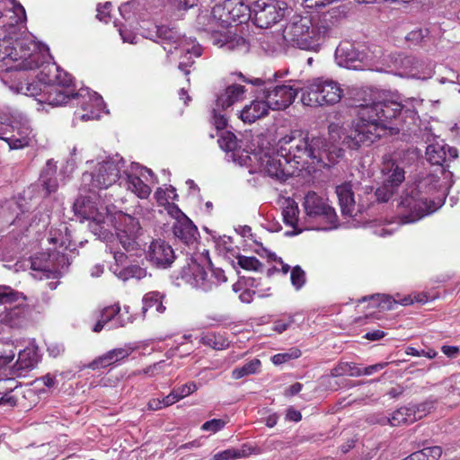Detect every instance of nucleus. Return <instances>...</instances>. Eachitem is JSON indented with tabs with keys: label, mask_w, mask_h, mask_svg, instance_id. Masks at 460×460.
<instances>
[{
	"label": "nucleus",
	"mask_w": 460,
	"mask_h": 460,
	"mask_svg": "<svg viewBox=\"0 0 460 460\" xmlns=\"http://www.w3.org/2000/svg\"><path fill=\"white\" fill-rule=\"evenodd\" d=\"M121 311L119 303L105 306L102 310L94 313L93 316L96 319V323L93 326L92 330L94 332H100L102 331L104 326L111 321L117 317L119 326H125L128 323L132 322V317L128 316L127 319L123 318V314H119Z\"/></svg>",
	"instance_id": "a211bd4d"
},
{
	"label": "nucleus",
	"mask_w": 460,
	"mask_h": 460,
	"mask_svg": "<svg viewBox=\"0 0 460 460\" xmlns=\"http://www.w3.org/2000/svg\"><path fill=\"white\" fill-rule=\"evenodd\" d=\"M226 426V421L221 419H213L204 422L201 429L204 431H210L216 433L221 430Z\"/></svg>",
	"instance_id": "864d4df0"
},
{
	"label": "nucleus",
	"mask_w": 460,
	"mask_h": 460,
	"mask_svg": "<svg viewBox=\"0 0 460 460\" xmlns=\"http://www.w3.org/2000/svg\"><path fill=\"white\" fill-rule=\"evenodd\" d=\"M296 95L297 89L287 84L276 85L264 93V98L273 111L285 110L294 102Z\"/></svg>",
	"instance_id": "4468645a"
},
{
	"label": "nucleus",
	"mask_w": 460,
	"mask_h": 460,
	"mask_svg": "<svg viewBox=\"0 0 460 460\" xmlns=\"http://www.w3.org/2000/svg\"><path fill=\"white\" fill-rule=\"evenodd\" d=\"M179 400L185 398L197 390V385L194 383H187L173 389Z\"/></svg>",
	"instance_id": "4d7b16f0"
},
{
	"label": "nucleus",
	"mask_w": 460,
	"mask_h": 460,
	"mask_svg": "<svg viewBox=\"0 0 460 460\" xmlns=\"http://www.w3.org/2000/svg\"><path fill=\"white\" fill-rule=\"evenodd\" d=\"M402 420V413L400 410H397L395 412H394L391 418H386L385 420H382V423L385 424L387 422L391 426L396 427L401 424Z\"/></svg>",
	"instance_id": "0e129e2a"
},
{
	"label": "nucleus",
	"mask_w": 460,
	"mask_h": 460,
	"mask_svg": "<svg viewBox=\"0 0 460 460\" xmlns=\"http://www.w3.org/2000/svg\"><path fill=\"white\" fill-rule=\"evenodd\" d=\"M301 350L297 348H291L288 351L279 353L271 358V361L274 365H281L288 362L291 359L298 358L301 356Z\"/></svg>",
	"instance_id": "c03bdc74"
},
{
	"label": "nucleus",
	"mask_w": 460,
	"mask_h": 460,
	"mask_svg": "<svg viewBox=\"0 0 460 460\" xmlns=\"http://www.w3.org/2000/svg\"><path fill=\"white\" fill-rule=\"evenodd\" d=\"M285 15V9L275 0H257L253 3L252 19L259 28H270Z\"/></svg>",
	"instance_id": "6e6552de"
},
{
	"label": "nucleus",
	"mask_w": 460,
	"mask_h": 460,
	"mask_svg": "<svg viewBox=\"0 0 460 460\" xmlns=\"http://www.w3.org/2000/svg\"><path fill=\"white\" fill-rule=\"evenodd\" d=\"M402 162L395 155H385L383 158L382 173L386 176L383 184L376 190L375 196L378 202H388L397 194L402 182Z\"/></svg>",
	"instance_id": "423d86ee"
},
{
	"label": "nucleus",
	"mask_w": 460,
	"mask_h": 460,
	"mask_svg": "<svg viewBox=\"0 0 460 460\" xmlns=\"http://www.w3.org/2000/svg\"><path fill=\"white\" fill-rule=\"evenodd\" d=\"M146 259L153 267L165 270L172 265L176 255L169 243L162 239H155L146 250Z\"/></svg>",
	"instance_id": "9b49d317"
},
{
	"label": "nucleus",
	"mask_w": 460,
	"mask_h": 460,
	"mask_svg": "<svg viewBox=\"0 0 460 460\" xmlns=\"http://www.w3.org/2000/svg\"><path fill=\"white\" fill-rule=\"evenodd\" d=\"M299 317H301L300 314H283L273 321L272 330L280 334L294 325H298L297 318Z\"/></svg>",
	"instance_id": "58836bf2"
},
{
	"label": "nucleus",
	"mask_w": 460,
	"mask_h": 460,
	"mask_svg": "<svg viewBox=\"0 0 460 460\" xmlns=\"http://www.w3.org/2000/svg\"><path fill=\"white\" fill-rule=\"evenodd\" d=\"M7 59L16 63V71L34 70L44 62V53L32 40L4 35L0 39V61Z\"/></svg>",
	"instance_id": "39448f33"
},
{
	"label": "nucleus",
	"mask_w": 460,
	"mask_h": 460,
	"mask_svg": "<svg viewBox=\"0 0 460 460\" xmlns=\"http://www.w3.org/2000/svg\"><path fill=\"white\" fill-rule=\"evenodd\" d=\"M333 2H335V0H305V4L308 8H314L318 10L332 4Z\"/></svg>",
	"instance_id": "bf43d9fd"
},
{
	"label": "nucleus",
	"mask_w": 460,
	"mask_h": 460,
	"mask_svg": "<svg viewBox=\"0 0 460 460\" xmlns=\"http://www.w3.org/2000/svg\"><path fill=\"white\" fill-rule=\"evenodd\" d=\"M402 110L401 102L386 99L359 105L353 129L343 139V145L352 150L363 145L370 146L386 133V123L395 119Z\"/></svg>",
	"instance_id": "f03ea898"
},
{
	"label": "nucleus",
	"mask_w": 460,
	"mask_h": 460,
	"mask_svg": "<svg viewBox=\"0 0 460 460\" xmlns=\"http://www.w3.org/2000/svg\"><path fill=\"white\" fill-rule=\"evenodd\" d=\"M425 155L427 161L431 165L438 166L439 172L444 173L449 168V163L457 158L458 151L441 140L428 145Z\"/></svg>",
	"instance_id": "f8f14e48"
},
{
	"label": "nucleus",
	"mask_w": 460,
	"mask_h": 460,
	"mask_svg": "<svg viewBox=\"0 0 460 460\" xmlns=\"http://www.w3.org/2000/svg\"><path fill=\"white\" fill-rule=\"evenodd\" d=\"M220 148L226 152L234 151L238 147L235 135L230 131L225 132L217 140Z\"/></svg>",
	"instance_id": "a19ab883"
},
{
	"label": "nucleus",
	"mask_w": 460,
	"mask_h": 460,
	"mask_svg": "<svg viewBox=\"0 0 460 460\" xmlns=\"http://www.w3.org/2000/svg\"><path fill=\"white\" fill-rule=\"evenodd\" d=\"M176 196V190L172 186H169L165 190L158 188L155 192L156 201L162 206H164L170 199H173Z\"/></svg>",
	"instance_id": "de8ad7c7"
},
{
	"label": "nucleus",
	"mask_w": 460,
	"mask_h": 460,
	"mask_svg": "<svg viewBox=\"0 0 460 460\" xmlns=\"http://www.w3.org/2000/svg\"><path fill=\"white\" fill-rule=\"evenodd\" d=\"M38 363V355L34 349L27 348L19 352L15 363L17 370H31Z\"/></svg>",
	"instance_id": "4c0bfd02"
},
{
	"label": "nucleus",
	"mask_w": 460,
	"mask_h": 460,
	"mask_svg": "<svg viewBox=\"0 0 460 460\" xmlns=\"http://www.w3.org/2000/svg\"><path fill=\"white\" fill-rule=\"evenodd\" d=\"M125 185L140 199H146L151 193V188L135 174H127Z\"/></svg>",
	"instance_id": "e433bc0d"
},
{
	"label": "nucleus",
	"mask_w": 460,
	"mask_h": 460,
	"mask_svg": "<svg viewBox=\"0 0 460 460\" xmlns=\"http://www.w3.org/2000/svg\"><path fill=\"white\" fill-rule=\"evenodd\" d=\"M339 204L343 216L355 217L367 207L361 203L356 204L355 195L350 182H344L336 187Z\"/></svg>",
	"instance_id": "2eb2a0df"
},
{
	"label": "nucleus",
	"mask_w": 460,
	"mask_h": 460,
	"mask_svg": "<svg viewBox=\"0 0 460 460\" xmlns=\"http://www.w3.org/2000/svg\"><path fill=\"white\" fill-rule=\"evenodd\" d=\"M303 206L311 217H323L330 225L337 221L334 208L326 204L323 199L314 191H309L305 195Z\"/></svg>",
	"instance_id": "ddd939ff"
},
{
	"label": "nucleus",
	"mask_w": 460,
	"mask_h": 460,
	"mask_svg": "<svg viewBox=\"0 0 460 460\" xmlns=\"http://www.w3.org/2000/svg\"><path fill=\"white\" fill-rule=\"evenodd\" d=\"M26 19L24 8L21 4L0 12V28L8 35L16 34L17 26Z\"/></svg>",
	"instance_id": "412c9836"
},
{
	"label": "nucleus",
	"mask_w": 460,
	"mask_h": 460,
	"mask_svg": "<svg viewBox=\"0 0 460 460\" xmlns=\"http://www.w3.org/2000/svg\"><path fill=\"white\" fill-rule=\"evenodd\" d=\"M157 36L164 41L167 43H177L179 40V36L177 32L166 26H159L156 31Z\"/></svg>",
	"instance_id": "8fccbe9b"
},
{
	"label": "nucleus",
	"mask_w": 460,
	"mask_h": 460,
	"mask_svg": "<svg viewBox=\"0 0 460 460\" xmlns=\"http://www.w3.org/2000/svg\"><path fill=\"white\" fill-rule=\"evenodd\" d=\"M42 188L46 192V195H49L52 192H55L58 189V183L55 179H45L42 180Z\"/></svg>",
	"instance_id": "680f3d73"
},
{
	"label": "nucleus",
	"mask_w": 460,
	"mask_h": 460,
	"mask_svg": "<svg viewBox=\"0 0 460 460\" xmlns=\"http://www.w3.org/2000/svg\"><path fill=\"white\" fill-rule=\"evenodd\" d=\"M194 64V60L191 57H187V61H181L178 67L181 71H182L186 75H188L190 71L189 69Z\"/></svg>",
	"instance_id": "338daca9"
},
{
	"label": "nucleus",
	"mask_w": 460,
	"mask_h": 460,
	"mask_svg": "<svg viewBox=\"0 0 460 460\" xmlns=\"http://www.w3.org/2000/svg\"><path fill=\"white\" fill-rule=\"evenodd\" d=\"M164 297V295L156 291L146 293L142 299L143 314L146 315L148 311L152 313H164L166 309L163 303Z\"/></svg>",
	"instance_id": "2f4dec72"
},
{
	"label": "nucleus",
	"mask_w": 460,
	"mask_h": 460,
	"mask_svg": "<svg viewBox=\"0 0 460 460\" xmlns=\"http://www.w3.org/2000/svg\"><path fill=\"white\" fill-rule=\"evenodd\" d=\"M269 110H270V107L266 99L265 101L256 99L243 108L240 111V119L244 123L251 124L267 116Z\"/></svg>",
	"instance_id": "5701e85b"
},
{
	"label": "nucleus",
	"mask_w": 460,
	"mask_h": 460,
	"mask_svg": "<svg viewBox=\"0 0 460 460\" xmlns=\"http://www.w3.org/2000/svg\"><path fill=\"white\" fill-rule=\"evenodd\" d=\"M423 453H425L428 460H436L440 457L442 454V449L439 447H428L421 449Z\"/></svg>",
	"instance_id": "052dcab7"
},
{
	"label": "nucleus",
	"mask_w": 460,
	"mask_h": 460,
	"mask_svg": "<svg viewBox=\"0 0 460 460\" xmlns=\"http://www.w3.org/2000/svg\"><path fill=\"white\" fill-rule=\"evenodd\" d=\"M132 351L133 349L127 346L112 349L93 359L88 365V367L93 371H101L108 367L112 368L128 358Z\"/></svg>",
	"instance_id": "dca6fc26"
},
{
	"label": "nucleus",
	"mask_w": 460,
	"mask_h": 460,
	"mask_svg": "<svg viewBox=\"0 0 460 460\" xmlns=\"http://www.w3.org/2000/svg\"><path fill=\"white\" fill-rule=\"evenodd\" d=\"M19 298V293L7 286L0 287V305H11Z\"/></svg>",
	"instance_id": "09e8293b"
},
{
	"label": "nucleus",
	"mask_w": 460,
	"mask_h": 460,
	"mask_svg": "<svg viewBox=\"0 0 460 460\" xmlns=\"http://www.w3.org/2000/svg\"><path fill=\"white\" fill-rule=\"evenodd\" d=\"M19 81L15 85L18 93H21L27 96H34L41 98L43 93L44 83L41 81L30 82L27 78H24L23 74H19Z\"/></svg>",
	"instance_id": "7c9ffc66"
},
{
	"label": "nucleus",
	"mask_w": 460,
	"mask_h": 460,
	"mask_svg": "<svg viewBox=\"0 0 460 460\" xmlns=\"http://www.w3.org/2000/svg\"><path fill=\"white\" fill-rule=\"evenodd\" d=\"M441 350L447 357L451 358H456L460 353L458 346L444 345L442 346Z\"/></svg>",
	"instance_id": "e2e57ef3"
},
{
	"label": "nucleus",
	"mask_w": 460,
	"mask_h": 460,
	"mask_svg": "<svg viewBox=\"0 0 460 460\" xmlns=\"http://www.w3.org/2000/svg\"><path fill=\"white\" fill-rule=\"evenodd\" d=\"M199 342L217 350L226 349L230 345V341L224 333L214 331L202 332L199 336Z\"/></svg>",
	"instance_id": "c85d7f7f"
},
{
	"label": "nucleus",
	"mask_w": 460,
	"mask_h": 460,
	"mask_svg": "<svg viewBox=\"0 0 460 460\" xmlns=\"http://www.w3.org/2000/svg\"><path fill=\"white\" fill-rule=\"evenodd\" d=\"M318 79L308 86L301 89V102L305 106H323Z\"/></svg>",
	"instance_id": "f704fd0d"
},
{
	"label": "nucleus",
	"mask_w": 460,
	"mask_h": 460,
	"mask_svg": "<svg viewBox=\"0 0 460 460\" xmlns=\"http://www.w3.org/2000/svg\"><path fill=\"white\" fill-rule=\"evenodd\" d=\"M79 95V93H74L67 88L51 84H44L41 98H38L37 100L40 103H47L51 106H61L71 99H77Z\"/></svg>",
	"instance_id": "f3484780"
},
{
	"label": "nucleus",
	"mask_w": 460,
	"mask_h": 460,
	"mask_svg": "<svg viewBox=\"0 0 460 460\" xmlns=\"http://www.w3.org/2000/svg\"><path fill=\"white\" fill-rule=\"evenodd\" d=\"M261 361L258 358H253L244 364L241 368H235L232 374H255L260 371Z\"/></svg>",
	"instance_id": "3c124183"
},
{
	"label": "nucleus",
	"mask_w": 460,
	"mask_h": 460,
	"mask_svg": "<svg viewBox=\"0 0 460 460\" xmlns=\"http://www.w3.org/2000/svg\"><path fill=\"white\" fill-rule=\"evenodd\" d=\"M246 89L241 84H231L217 96L216 105L217 108L226 110L236 102L243 101L245 97Z\"/></svg>",
	"instance_id": "b1692460"
},
{
	"label": "nucleus",
	"mask_w": 460,
	"mask_h": 460,
	"mask_svg": "<svg viewBox=\"0 0 460 460\" xmlns=\"http://www.w3.org/2000/svg\"><path fill=\"white\" fill-rule=\"evenodd\" d=\"M420 156L421 152L417 147L408 148L404 151V166L409 163V167L411 165L416 166L415 172L421 170L423 166L420 167L419 165L420 163L423 164V162H420Z\"/></svg>",
	"instance_id": "79ce46f5"
},
{
	"label": "nucleus",
	"mask_w": 460,
	"mask_h": 460,
	"mask_svg": "<svg viewBox=\"0 0 460 460\" xmlns=\"http://www.w3.org/2000/svg\"><path fill=\"white\" fill-rule=\"evenodd\" d=\"M299 208L295 202L288 203L282 210L283 221L287 226L296 229L298 225Z\"/></svg>",
	"instance_id": "ea45409f"
},
{
	"label": "nucleus",
	"mask_w": 460,
	"mask_h": 460,
	"mask_svg": "<svg viewBox=\"0 0 460 460\" xmlns=\"http://www.w3.org/2000/svg\"><path fill=\"white\" fill-rule=\"evenodd\" d=\"M236 259L238 265L245 270L259 271L262 267V263L254 256L239 255Z\"/></svg>",
	"instance_id": "37998d69"
},
{
	"label": "nucleus",
	"mask_w": 460,
	"mask_h": 460,
	"mask_svg": "<svg viewBox=\"0 0 460 460\" xmlns=\"http://www.w3.org/2000/svg\"><path fill=\"white\" fill-rule=\"evenodd\" d=\"M180 401L177 394H175L174 390H172L167 396L162 399V402L164 403V407H168L170 405H172L176 402Z\"/></svg>",
	"instance_id": "69168bd1"
},
{
	"label": "nucleus",
	"mask_w": 460,
	"mask_h": 460,
	"mask_svg": "<svg viewBox=\"0 0 460 460\" xmlns=\"http://www.w3.org/2000/svg\"><path fill=\"white\" fill-rule=\"evenodd\" d=\"M211 20L216 25L224 29L232 26L234 21L230 14V10H227L226 0L223 4H216L212 8Z\"/></svg>",
	"instance_id": "c9c22d12"
},
{
	"label": "nucleus",
	"mask_w": 460,
	"mask_h": 460,
	"mask_svg": "<svg viewBox=\"0 0 460 460\" xmlns=\"http://www.w3.org/2000/svg\"><path fill=\"white\" fill-rule=\"evenodd\" d=\"M123 273H124L126 279L135 278L137 279H141L144 277H146V269L140 267L139 265L132 264V265L126 267L123 270Z\"/></svg>",
	"instance_id": "603ef678"
},
{
	"label": "nucleus",
	"mask_w": 460,
	"mask_h": 460,
	"mask_svg": "<svg viewBox=\"0 0 460 460\" xmlns=\"http://www.w3.org/2000/svg\"><path fill=\"white\" fill-rule=\"evenodd\" d=\"M338 64L347 68H357L356 62H361L365 57L362 51H359L354 43L345 40L340 43L335 52Z\"/></svg>",
	"instance_id": "6ab92c4d"
},
{
	"label": "nucleus",
	"mask_w": 460,
	"mask_h": 460,
	"mask_svg": "<svg viewBox=\"0 0 460 460\" xmlns=\"http://www.w3.org/2000/svg\"><path fill=\"white\" fill-rule=\"evenodd\" d=\"M430 402L420 404H409L404 408V424L413 423L414 421L425 417L431 410Z\"/></svg>",
	"instance_id": "72a5a7b5"
},
{
	"label": "nucleus",
	"mask_w": 460,
	"mask_h": 460,
	"mask_svg": "<svg viewBox=\"0 0 460 460\" xmlns=\"http://www.w3.org/2000/svg\"><path fill=\"white\" fill-rule=\"evenodd\" d=\"M429 30L418 29L411 31L405 37L404 40L410 42V46H420L425 40V38L429 36Z\"/></svg>",
	"instance_id": "a18cd8bd"
},
{
	"label": "nucleus",
	"mask_w": 460,
	"mask_h": 460,
	"mask_svg": "<svg viewBox=\"0 0 460 460\" xmlns=\"http://www.w3.org/2000/svg\"><path fill=\"white\" fill-rule=\"evenodd\" d=\"M226 7L230 10L234 22L242 24L252 19V7L243 0H226Z\"/></svg>",
	"instance_id": "cd10ccee"
},
{
	"label": "nucleus",
	"mask_w": 460,
	"mask_h": 460,
	"mask_svg": "<svg viewBox=\"0 0 460 460\" xmlns=\"http://www.w3.org/2000/svg\"><path fill=\"white\" fill-rule=\"evenodd\" d=\"M37 68H40V71L36 77L42 83L59 85L60 87L67 88L74 93H77L72 75L60 69L55 63L48 62L45 54L44 62Z\"/></svg>",
	"instance_id": "1a4fd4ad"
},
{
	"label": "nucleus",
	"mask_w": 460,
	"mask_h": 460,
	"mask_svg": "<svg viewBox=\"0 0 460 460\" xmlns=\"http://www.w3.org/2000/svg\"><path fill=\"white\" fill-rule=\"evenodd\" d=\"M172 232L176 238L188 245L196 241V236L199 234L197 226L186 217L174 223Z\"/></svg>",
	"instance_id": "393cba45"
},
{
	"label": "nucleus",
	"mask_w": 460,
	"mask_h": 460,
	"mask_svg": "<svg viewBox=\"0 0 460 460\" xmlns=\"http://www.w3.org/2000/svg\"><path fill=\"white\" fill-rule=\"evenodd\" d=\"M429 300L427 293L421 292L414 295L404 296V305H410L414 303L424 305Z\"/></svg>",
	"instance_id": "5fc2aeb1"
},
{
	"label": "nucleus",
	"mask_w": 460,
	"mask_h": 460,
	"mask_svg": "<svg viewBox=\"0 0 460 460\" xmlns=\"http://www.w3.org/2000/svg\"><path fill=\"white\" fill-rule=\"evenodd\" d=\"M367 301L369 302V307L378 309L379 311L393 310L396 305V301L391 296L384 294L362 296L357 301V303L359 305Z\"/></svg>",
	"instance_id": "c756f323"
},
{
	"label": "nucleus",
	"mask_w": 460,
	"mask_h": 460,
	"mask_svg": "<svg viewBox=\"0 0 460 460\" xmlns=\"http://www.w3.org/2000/svg\"><path fill=\"white\" fill-rule=\"evenodd\" d=\"M397 365L394 361L377 363L368 367H361L359 365L353 362H341L335 371L337 374H372L388 367L384 374H396L397 371L393 369V366Z\"/></svg>",
	"instance_id": "aec40b11"
},
{
	"label": "nucleus",
	"mask_w": 460,
	"mask_h": 460,
	"mask_svg": "<svg viewBox=\"0 0 460 460\" xmlns=\"http://www.w3.org/2000/svg\"><path fill=\"white\" fill-rule=\"evenodd\" d=\"M253 452L254 449L251 446L243 444L241 448H227L217 452L212 456L211 460H236L247 457Z\"/></svg>",
	"instance_id": "473e14b6"
},
{
	"label": "nucleus",
	"mask_w": 460,
	"mask_h": 460,
	"mask_svg": "<svg viewBox=\"0 0 460 460\" xmlns=\"http://www.w3.org/2000/svg\"><path fill=\"white\" fill-rule=\"evenodd\" d=\"M404 460H428V457L426 456L425 453L421 451V449H418L405 457Z\"/></svg>",
	"instance_id": "774afa93"
},
{
	"label": "nucleus",
	"mask_w": 460,
	"mask_h": 460,
	"mask_svg": "<svg viewBox=\"0 0 460 460\" xmlns=\"http://www.w3.org/2000/svg\"><path fill=\"white\" fill-rule=\"evenodd\" d=\"M322 105H332L339 102L343 94L340 84L332 80L318 79Z\"/></svg>",
	"instance_id": "a878e982"
},
{
	"label": "nucleus",
	"mask_w": 460,
	"mask_h": 460,
	"mask_svg": "<svg viewBox=\"0 0 460 460\" xmlns=\"http://www.w3.org/2000/svg\"><path fill=\"white\" fill-rule=\"evenodd\" d=\"M32 129L27 126H20L13 129L10 137H3L11 149H22L29 146L32 141Z\"/></svg>",
	"instance_id": "bb28decb"
},
{
	"label": "nucleus",
	"mask_w": 460,
	"mask_h": 460,
	"mask_svg": "<svg viewBox=\"0 0 460 460\" xmlns=\"http://www.w3.org/2000/svg\"><path fill=\"white\" fill-rule=\"evenodd\" d=\"M290 280L296 290L302 288L306 281L305 270L298 265L293 267L290 274Z\"/></svg>",
	"instance_id": "49530a36"
},
{
	"label": "nucleus",
	"mask_w": 460,
	"mask_h": 460,
	"mask_svg": "<svg viewBox=\"0 0 460 460\" xmlns=\"http://www.w3.org/2000/svg\"><path fill=\"white\" fill-rule=\"evenodd\" d=\"M74 209L75 214L84 219L93 221L97 225L104 222L105 213L101 211L95 202L89 198L77 199L74 204Z\"/></svg>",
	"instance_id": "4be33fe9"
},
{
	"label": "nucleus",
	"mask_w": 460,
	"mask_h": 460,
	"mask_svg": "<svg viewBox=\"0 0 460 460\" xmlns=\"http://www.w3.org/2000/svg\"><path fill=\"white\" fill-rule=\"evenodd\" d=\"M112 4L111 2H105L104 4H99L97 7V18L104 22H108L110 20V12Z\"/></svg>",
	"instance_id": "6e6d98bb"
},
{
	"label": "nucleus",
	"mask_w": 460,
	"mask_h": 460,
	"mask_svg": "<svg viewBox=\"0 0 460 460\" xmlns=\"http://www.w3.org/2000/svg\"><path fill=\"white\" fill-rule=\"evenodd\" d=\"M341 13L340 10H332L315 22L308 17H294L283 29V39L293 47L316 51L334 35Z\"/></svg>",
	"instance_id": "20e7f679"
},
{
	"label": "nucleus",
	"mask_w": 460,
	"mask_h": 460,
	"mask_svg": "<svg viewBox=\"0 0 460 460\" xmlns=\"http://www.w3.org/2000/svg\"><path fill=\"white\" fill-rule=\"evenodd\" d=\"M212 124L217 130H222L227 126V119L224 114L218 112L216 109L213 110Z\"/></svg>",
	"instance_id": "13d9d810"
},
{
	"label": "nucleus",
	"mask_w": 460,
	"mask_h": 460,
	"mask_svg": "<svg viewBox=\"0 0 460 460\" xmlns=\"http://www.w3.org/2000/svg\"><path fill=\"white\" fill-rule=\"evenodd\" d=\"M114 220L116 235L122 247L127 252L139 250L143 229L138 219L120 211L115 214Z\"/></svg>",
	"instance_id": "0eeeda50"
},
{
	"label": "nucleus",
	"mask_w": 460,
	"mask_h": 460,
	"mask_svg": "<svg viewBox=\"0 0 460 460\" xmlns=\"http://www.w3.org/2000/svg\"><path fill=\"white\" fill-rule=\"evenodd\" d=\"M123 162L106 161L98 165L91 174V184L93 188L106 190L116 183L121 177Z\"/></svg>",
	"instance_id": "9d476101"
},
{
	"label": "nucleus",
	"mask_w": 460,
	"mask_h": 460,
	"mask_svg": "<svg viewBox=\"0 0 460 460\" xmlns=\"http://www.w3.org/2000/svg\"><path fill=\"white\" fill-rule=\"evenodd\" d=\"M342 156L341 148L330 150L325 138L292 131L281 137L275 153H264L260 169L271 179L284 182L296 172L314 171L315 166H328Z\"/></svg>",
	"instance_id": "f257e3e1"
},
{
	"label": "nucleus",
	"mask_w": 460,
	"mask_h": 460,
	"mask_svg": "<svg viewBox=\"0 0 460 460\" xmlns=\"http://www.w3.org/2000/svg\"><path fill=\"white\" fill-rule=\"evenodd\" d=\"M440 178L422 168L408 177L404 188V224L414 223L438 210V202L431 196L438 190Z\"/></svg>",
	"instance_id": "7ed1b4c3"
}]
</instances>
